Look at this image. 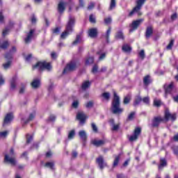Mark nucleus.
<instances>
[{"mask_svg": "<svg viewBox=\"0 0 178 178\" xmlns=\"http://www.w3.org/2000/svg\"><path fill=\"white\" fill-rule=\"evenodd\" d=\"M8 47H9V42H8V41H5V42L0 46V48H1L2 49H6V48H8Z\"/></svg>", "mask_w": 178, "mask_h": 178, "instance_id": "40", "label": "nucleus"}, {"mask_svg": "<svg viewBox=\"0 0 178 178\" xmlns=\"http://www.w3.org/2000/svg\"><path fill=\"white\" fill-rule=\"evenodd\" d=\"M173 151H174V154H175V155H178V146L175 147L174 148Z\"/></svg>", "mask_w": 178, "mask_h": 178, "instance_id": "64", "label": "nucleus"}, {"mask_svg": "<svg viewBox=\"0 0 178 178\" xmlns=\"http://www.w3.org/2000/svg\"><path fill=\"white\" fill-rule=\"evenodd\" d=\"M140 134H141V128L136 127L134 131V134L128 136V138L131 143H133V141L137 140Z\"/></svg>", "mask_w": 178, "mask_h": 178, "instance_id": "7", "label": "nucleus"}, {"mask_svg": "<svg viewBox=\"0 0 178 178\" xmlns=\"http://www.w3.org/2000/svg\"><path fill=\"white\" fill-rule=\"evenodd\" d=\"M44 166H46V168H49V169H51V170H54V166H55V163L54 161L47 162L45 163Z\"/></svg>", "mask_w": 178, "mask_h": 178, "instance_id": "32", "label": "nucleus"}, {"mask_svg": "<svg viewBox=\"0 0 178 178\" xmlns=\"http://www.w3.org/2000/svg\"><path fill=\"white\" fill-rule=\"evenodd\" d=\"M76 119L80 121L81 124H84L86 123V119H87V115L83 112H79L76 115Z\"/></svg>", "mask_w": 178, "mask_h": 178, "instance_id": "15", "label": "nucleus"}, {"mask_svg": "<svg viewBox=\"0 0 178 178\" xmlns=\"http://www.w3.org/2000/svg\"><path fill=\"white\" fill-rule=\"evenodd\" d=\"M111 31H112V28L109 26L108 30L106 31V36H105L107 41H109V36L111 35Z\"/></svg>", "mask_w": 178, "mask_h": 178, "instance_id": "38", "label": "nucleus"}, {"mask_svg": "<svg viewBox=\"0 0 178 178\" xmlns=\"http://www.w3.org/2000/svg\"><path fill=\"white\" fill-rule=\"evenodd\" d=\"M147 0H137L136 1V6L133 9V10H131L129 15V16H133V15H134V13H138V15L139 16H141V12H140V10H141V8H143V5H144V3H145V1Z\"/></svg>", "mask_w": 178, "mask_h": 178, "instance_id": "4", "label": "nucleus"}, {"mask_svg": "<svg viewBox=\"0 0 178 178\" xmlns=\"http://www.w3.org/2000/svg\"><path fill=\"white\" fill-rule=\"evenodd\" d=\"M91 143L92 145H95V147H102V145H105L106 144V140H97L94 139L91 141Z\"/></svg>", "mask_w": 178, "mask_h": 178, "instance_id": "16", "label": "nucleus"}, {"mask_svg": "<svg viewBox=\"0 0 178 178\" xmlns=\"http://www.w3.org/2000/svg\"><path fill=\"white\" fill-rule=\"evenodd\" d=\"M56 119V117L55 115H50L48 121L49 122H55V120Z\"/></svg>", "mask_w": 178, "mask_h": 178, "instance_id": "59", "label": "nucleus"}, {"mask_svg": "<svg viewBox=\"0 0 178 178\" xmlns=\"http://www.w3.org/2000/svg\"><path fill=\"white\" fill-rule=\"evenodd\" d=\"M161 100L157 99H154V106L159 107V106H161Z\"/></svg>", "mask_w": 178, "mask_h": 178, "instance_id": "43", "label": "nucleus"}, {"mask_svg": "<svg viewBox=\"0 0 178 178\" xmlns=\"http://www.w3.org/2000/svg\"><path fill=\"white\" fill-rule=\"evenodd\" d=\"M13 119V114L12 113H8L4 118L3 127H5L6 124H9V123L12 122Z\"/></svg>", "mask_w": 178, "mask_h": 178, "instance_id": "17", "label": "nucleus"}, {"mask_svg": "<svg viewBox=\"0 0 178 178\" xmlns=\"http://www.w3.org/2000/svg\"><path fill=\"white\" fill-rule=\"evenodd\" d=\"M151 83H152V81L151 80V76L149 75H147L144 76L143 78L144 86H145L146 87H148V86H149Z\"/></svg>", "mask_w": 178, "mask_h": 178, "instance_id": "22", "label": "nucleus"}, {"mask_svg": "<svg viewBox=\"0 0 178 178\" xmlns=\"http://www.w3.org/2000/svg\"><path fill=\"white\" fill-rule=\"evenodd\" d=\"M154 33V29L152 26H147L145 32V37L147 39L149 38Z\"/></svg>", "mask_w": 178, "mask_h": 178, "instance_id": "23", "label": "nucleus"}, {"mask_svg": "<svg viewBox=\"0 0 178 178\" xmlns=\"http://www.w3.org/2000/svg\"><path fill=\"white\" fill-rule=\"evenodd\" d=\"M168 165V163L166 162V159H161L160 160V165H159V169H163L165 166Z\"/></svg>", "mask_w": 178, "mask_h": 178, "instance_id": "27", "label": "nucleus"}, {"mask_svg": "<svg viewBox=\"0 0 178 178\" xmlns=\"http://www.w3.org/2000/svg\"><path fill=\"white\" fill-rule=\"evenodd\" d=\"M76 67H77V64L76 63V62L71 61L70 63L67 65L63 73V74H65V73H67V72H73V70H76Z\"/></svg>", "mask_w": 178, "mask_h": 178, "instance_id": "9", "label": "nucleus"}, {"mask_svg": "<svg viewBox=\"0 0 178 178\" xmlns=\"http://www.w3.org/2000/svg\"><path fill=\"white\" fill-rule=\"evenodd\" d=\"M113 131H116V130H119V124H113V128H112Z\"/></svg>", "mask_w": 178, "mask_h": 178, "instance_id": "60", "label": "nucleus"}, {"mask_svg": "<svg viewBox=\"0 0 178 178\" xmlns=\"http://www.w3.org/2000/svg\"><path fill=\"white\" fill-rule=\"evenodd\" d=\"M104 23L105 24H111V23H112V18L111 17L105 18Z\"/></svg>", "mask_w": 178, "mask_h": 178, "instance_id": "52", "label": "nucleus"}, {"mask_svg": "<svg viewBox=\"0 0 178 178\" xmlns=\"http://www.w3.org/2000/svg\"><path fill=\"white\" fill-rule=\"evenodd\" d=\"M92 106H94V102L92 101H90L86 104V107L88 108H92Z\"/></svg>", "mask_w": 178, "mask_h": 178, "instance_id": "47", "label": "nucleus"}, {"mask_svg": "<svg viewBox=\"0 0 178 178\" xmlns=\"http://www.w3.org/2000/svg\"><path fill=\"white\" fill-rule=\"evenodd\" d=\"M134 116H136V112L133 111L128 115V120H133Z\"/></svg>", "mask_w": 178, "mask_h": 178, "instance_id": "45", "label": "nucleus"}, {"mask_svg": "<svg viewBox=\"0 0 178 178\" xmlns=\"http://www.w3.org/2000/svg\"><path fill=\"white\" fill-rule=\"evenodd\" d=\"M143 22H144V19H143L132 22L131 24L130 25L131 29H129V33H133L134 30H137Z\"/></svg>", "mask_w": 178, "mask_h": 178, "instance_id": "12", "label": "nucleus"}, {"mask_svg": "<svg viewBox=\"0 0 178 178\" xmlns=\"http://www.w3.org/2000/svg\"><path fill=\"white\" fill-rule=\"evenodd\" d=\"M72 108H74L75 109L79 108V101L78 100H75L72 102Z\"/></svg>", "mask_w": 178, "mask_h": 178, "instance_id": "51", "label": "nucleus"}, {"mask_svg": "<svg viewBox=\"0 0 178 178\" xmlns=\"http://www.w3.org/2000/svg\"><path fill=\"white\" fill-rule=\"evenodd\" d=\"M79 136L83 141H86L87 140V134L86 133V131H80L79 132Z\"/></svg>", "mask_w": 178, "mask_h": 178, "instance_id": "26", "label": "nucleus"}, {"mask_svg": "<svg viewBox=\"0 0 178 178\" xmlns=\"http://www.w3.org/2000/svg\"><path fill=\"white\" fill-rule=\"evenodd\" d=\"M5 84V79L2 76V75L0 74V87L1 86H3Z\"/></svg>", "mask_w": 178, "mask_h": 178, "instance_id": "56", "label": "nucleus"}, {"mask_svg": "<svg viewBox=\"0 0 178 178\" xmlns=\"http://www.w3.org/2000/svg\"><path fill=\"white\" fill-rule=\"evenodd\" d=\"M95 6V3H94L93 2H90L89 6H88V10H91L94 9Z\"/></svg>", "mask_w": 178, "mask_h": 178, "instance_id": "53", "label": "nucleus"}, {"mask_svg": "<svg viewBox=\"0 0 178 178\" xmlns=\"http://www.w3.org/2000/svg\"><path fill=\"white\" fill-rule=\"evenodd\" d=\"M116 8V0H111L110 7L108 10H112Z\"/></svg>", "mask_w": 178, "mask_h": 178, "instance_id": "36", "label": "nucleus"}, {"mask_svg": "<svg viewBox=\"0 0 178 178\" xmlns=\"http://www.w3.org/2000/svg\"><path fill=\"white\" fill-rule=\"evenodd\" d=\"M31 22L33 24L35 23H37V18L35 17V15H33L31 19Z\"/></svg>", "mask_w": 178, "mask_h": 178, "instance_id": "57", "label": "nucleus"}, {"mask_svg": "<svg viewBox=\"0 0 178 178\" xmlns=\"http://www.w3.org/2000/svg\"><path fill=\"white\" fill-rule=\"evenodd\" d=\"M165 91V97L168 94H170L172 97H173V94L175 91V83L171 82L169 85L164 86Z\"/></svg>", "mask_w": 178, "mask_h": 178, "instance_id": "8", "label": "nucleus"}, {"mask_svg": "<svg viewBox=\"0 0 178 178\" xmlns=\"http://www.w3.org/2000/svg\"><path fill=\"white\" fill-rule=\"evenodd\" d=\"M7 136H8V131H7L0 132V138H6Z\"/></svg>", "mask_w": 178, "mask_h": 178, "instance_id": "46", "label": "nucleus"}, {"mask_svg": "<svg viewBox=\"0 0 178 178\" xmlns=\"http://www.w3.org/2000/svg\"><path fill=\"white\" fill-rule=\"evenodd\" d=\"M86 65H91L94 63V57L88 58L86 61Z\"/></svg>", "mask_w": 178, "mask_h": 178, "instance_id": "39", "label": "nucleus"}, {"mask_svg": "<svg viewBox=\"0 0 178 178\" xmlns=\"http://www.w3.org/2000/svg\"><path fill=\"white\" fill-rule=\"evenodd\" d=\"M177 118V114L175 113H170L169 110H166L165 112V115H164V120L165 122H169V120H172V122H175Z\"/></svg>", "mask_w": 178, "mask_h": 178, "instance_id": "6", "label": "nucleus"}, {"mask_svg": "<svg viewBox=\"0 0 178 178\" xmlns=\"http://www.w3.org/2000/svg\"><path fill=\"white\" fill-rule=\"evenodd\" d=\"M91 86V82L88 81H84L82 85H81V89L83 91H86V90H88V88H90Z\"/></svg>", "mask_w": 178, "mask_h": 178, "instance_id": "25", "label": "nucleus"}, {"mask_svg": "<svg viewBox=\"0 0 178 178\" xmlns=\"http://www.w3.org/2000/svg\"><path fill=\"white\" fill-rule=\"evenodd\" d=\"M165 119L161 116H156L152 120V127H159V125L162 122H164Z\"/></svg>", "mask_w": 178, "mask_h": 178, "instance_id": "11", "label": "nucleus"}, {"mask_svg": "<svg viewBox=\"0 0 178 178\" xmlns=\"http://www.w3.org/2000/svg\"><path fill=\"white\" fill-rule=\"evenodd\" d=\"M130 163V159H127L122 164L123 168H127L129 163Z\"/></svg>", "mask_w": 178, "mask_h": 178, "instance_id": "54", "label": "nucleus"}, {"mask_svg": "<svg viewBox=\"0 0 178 178\" xmlns=\"http://www.w3.org/2000/svg\"><path fill=\"white\" fill-rule=\"evenodd\" d=\"M26 91V85L22 84L21 88L19 89V94H24Z\"/></svg>", "mask_w": 178, "mask_h": 178, "instance_id": "50", "label": "nucleus"}, {"mask_svg": "<svg viewBox=\"0 0 178 178\" xmlns=\"http://www.w3.org/2000/svg\"><path fill=\"white\" fill-rule=\"evenodd\" d=\"M16 88V78H13L10 82V90H15Z\"/></svg>", "mask_w": 178, "mask_h": 178, "instance_id": "35", "label": "nucleus"}, {"mask_svg": "<svg viewBox=\"0 0 178 178\" xmlns=\"http://www.w3.org/2000/svg\"><path fill=\"white\" fill-rule=\"evenodd\" d=\"M122 51H124V52H131V47H129V44H124L122 46Z\"/></svg>", "mask_w": 178, "mask_h": 178, "instance_id": "33", "label": "nucleus"}, {"mask_svg": "<svg viewBox=\"0 0 178 178\" xmlns=\"http://www.w3.org/2000/svg\"><path fill=\"white\" fill-rule=\"evenodd\" d=\"M89 21L90 23H95V17H94L92 15H90L89 17Z\"/></svg>", "mask_w": 178, "mask_h": 178, "instance_id": "55", "label": "nucleus"}, {"mask_svg": "<svg viewBox=\"0 0 178 178\" xmlns=\"http://www.w3.org/2000/svg\"><path fill=\"white\" fill-rule=\"evenodd\" d=\"M65 9H66V3L60 1L58 5V11L59 13H62L65 12Z\"/></svg>", "mask_w": 178, "mask_h": 178, "instance_id": "21", "label": "nucleus"}, {"mask_svg": "<svg viewBox=\"0 0 178 178\" xmlns=\"http://www.w3.org/2000/svg\"><path fill=\"white\" fill-rule=\"evenodd\" d=\"M5 58L8 61L3 64V67L5 70H8L12 65V54H6L5 55Z\"/></svg>", "mask_w": 178, "mask_h": 178, "instance_id": "13", "label": "nucleus"}, {"mask_svg": "<svg viewBox=\"0 0 178 178\" xmlns=\"http://www.w3.org/2000/svg\"><path fill=\"white\" fill-rule=\"evenodd\" d=\"M96 163H97L100 170H104V168L108 167V163L105 162L104 156H99L98 158L96 159Z\"/></svg>", "mask_w": 178, "mask_h": 178, "instance_id": "10", "label": "nucleus"}, {"mask_svg": "<svg viewBox=\"0 0 178 178\" xmlns=\"http://www.w3.org/2000/svg\"><path fill=\"white\" fill-rule=\"evenodd\" d=\"M124 109L120 106V97L115 91L113 92V98L111 103V111L113 115H121Z\"/></svg>", "mask_w": 178, "mask_h": 178, "instance_id": "1", "label": "nucleus"}, {"mask_svg": "<svg viewBox=\"0 0 178 178\" xmlns=\"http://www.w3.org/2000/svg\"><path fill=\"white\" fill-rule=\"evenodd\" d=\"M130 101H131V95H127V96L124 98L123 104H124V105H127V104H130Z\"/></svg>", "mask_w": 178, "mask_h": 178, "instance_id": "30", "label": "nucleus"}, {"mask_svg": "<svg viewBox=\"0 0 178 178\" xmlns=\"http://www.w3.org/2000/svg\"><path fill=\"white\" fill-rule=\"evenodd\" d=\"M120 161V154L116 156L115 157L113 163V168H116L118 165H119V161Z\"/></svg>", "mask_w": 178, "mask_h": 178, "instance_id": "29", "label": "nucleus"}, {"mask_svg": "<svg viewBox=\"0 0 178 178\" xmlns=\"http://www.w3.org/2000/svg\"><path fill=\"white\" fill-rule=\"evenodd\" d=\"M142 101L146 105H149V97H145L142 99Z\"/></svg>", "mask_w": 178, "mask_h": 178, "instance_id": "41", "label": "nucleus"}, {"mask_svg": "<svg viewBox=\"0 0 178 178\" xmlns=\"http://www.w3.org/2000/svg\"><path fill=\"white\" fill-rule=\"evenodd\" d=\"M102 96L103 97V98H104V99L109 101V99L111 98V93L106 92L102 93Z\"/></svg>", "mask_w": 178, "mask_h": 178, "instance_id": "37", "label": "nucleus"}, {"mask_svg": "<svg viewBox=\"0 0 178 178\" xmlns=\"http://www.w3.org/2000/svg\"><path fill=\"white\" fill-rule=\"evenodd\" d=\"M138 55H139L140 58H141V59H144V58H145V51H144V49H142L138 53Z\"/></svg>", "mask_w": 178, "mask_h": 178, "instance_id": "48", "label": "nucleus"}, {"mask_svg": "<svg viewBox=\"0 0 178 178\" xmlns=\"http://www.w3.org/2000/svg\"><path fill=\"white\" fill-rule=\"evenodd\" d=\"M92 72L93 73H97L98 72V65H94Z\"/></svg>", "mask_w": 178, "mask_h": 178, "instance_id": "61", "label": "nucleus"}, {"mask_svg": "<svg viewBox=\"0 0 178 178\" xmlns=\"http://www.w3.org/2000/svg\"><path fill=\"white\" fill-rule=\"evenodd\" d=\"M74 22H75L74 17L70 16L69 21L67 24L65 31L63 33H62L60 35V38H62L63 40H65V38H66V37H67V35H69L70 33H73V26H74Z\"/></svg>", "mask_w": 178, "mask_h": 178, "instance_id": "2", "label": "nucleus"}, {"mask_svg": "<svg viewBox=\"0 0 178 178\" xmlns=\"http://www.w3.org/2000/svg\"><path fill=\"white\" fill-rule=\"evenodd\" d=\"M115 39L116 40H124V35H123V32L121 31H119L117 32L115 35Z\"/></svg>", "mask_w": 178, "mask_h": 178, "instance_id": "28", "label": "nucleus"}, {"mask_svg": "<svg viewBox=\"0 0 178 178\" xmlns=\"http://www.w3.org/2000/svg\"><path fill=\"white\" fill-rule=\"evenodd\" d=\"M177 19V13H174L171 15V20H176Z\"/></svg>", "mask_w": 178, "mask_h": 178, "instance_id": "62", "label": "nucleus"}, {"mask_svg": "<svg viewBox=\"0 0 178 178\" xmlns=\"http://www.w3.org/2000/svg\"><path fill=\"white\" fill-rule=\"evenodd\" d=\"M4 17L2 14V11H0V23H3Z\"/></svg>", "mask_w": 178, "mask_h": 178, "instance_id": "63", "label": "nucleus"}, {"mask_svg": "<svg viewBox=\"0 0 178 178\" xmlns=\"http://www.w3.org/2000/svg\"><path fill=\"white\" fill-rule=\"evenodd\" d=\"M91 126L93 131H95V133H97V131H98V128L97 127V125H95V123H92Z\"/></svg>", "mask_w": 178, "mask_h": 178, "instance_id": "58", "label": "nucleus"}, {"mask_svg": "<svg viewBox=\"0 0 178 178\" xmlns=\"http://www.w3.org/2000/svg\"><path fill=\"white\" fill-rule=\"evenodd\" d=\"M34 118H35V113H33L30 114L28 120H24V118H22V121L24 123V124H27V123H29V122H31V120H33Z\"/></svg>", "mask_w": 178, "mask_h": 178, "instance_id": "24", "label": "nucleus"}, {"mask_svg": "<svg viewBox=\"0 0 178 178\" xmlns=\"http://www.w3.org/2000/svg\"><path fill=\"white\" fill-rule=\"evenodd\" d=\"M79 42H81V35H77L76 40L72 42V45H76Z\"/></svg>", "mask_w": 178, "mask_h": 178, "instance_id": "34", "label": "nucleus"}, {"mask_svg": "<svg viewBox=\"0 0 178 178\" xmlns=\"http://www.w3.org/2000/svg\"><path fill=\"white\" fill-rule=\"evenodd\" d=\"M173 44H175V40H172L169 44L166 47V49H172V47H173Z\"/></svg>", "mask_w": 178, "mask_h": 178, "instance_id": "49", "label": "nucleus"}, {"mask_svg": "<svg viewBox=\"0 0 178 178\" xmlns=\"http://www.w3.org/2000/svg\"><path fill=\"white\" fill-rule=\"evenodd\" d=\"M88 35L90 38H95L98 35V30L97 28H92L89 29Z\"/></svg>", "mask_w": 178, "mask_h": 178, "instance_id": "18", "label": "nucleus"}, {"mask_svg": "<svg viewBox=\"0 0 178 178\" xmlns=\"http://www.w3.org/2000/svg\"><path fill=\"white\" fill-rule=\"evenodd\" d=\"M33 69H38V70H51L52 69V66H51V63H47L45 61H40L36 63V65L33 66Z\"/></svg>", "mask_w": 178, "mask_h": 178, "instance_id": "5", "label": "nucleus"}, {"mask_svg": "<svg viewBox=\"0 0 178 178\" xmlns=\"http://www.w3.org/2000/svg\"><path fill=\"white\" fill-rule=\"evenodd\" d=\"M141 101H143V99L141 98V97L137 96L134 102V106H137L138 105H140Z\"/></svg>", "mask_w": 178, "mask_h": 178, "instance_id": "31", "label": "nucleus"}, {"mask_svg": "<svg viewBox=\"0 0 178 178\" xmlns=\"http://www.w3.org/2000/svg\"><path fill=\"white\" fill-rule=\"evenodd\" d=\"M74 134H75L74 130L70 131L68 134V139L72 140L74 137Z\"/></svg>", "mask_w": 178, "mask_h": 178, "instance_id": "44", "label": "nucleus"}, {"mask_svg": "<svg viewBox=\"0 0 178 178\" xmlns=\"http://www.w3.org/2000/svg\"><path fill=\"white\" fill-rule=\"evenodd\" d=\"M15 25L14 22H10L8 27L6 28L2 33V36L3 37H6V35H8V34H9V30H10V29H12V27H13V26Z\"/></svg>", "mask_w": 178, "mask_h": 178, "instance_id": "19", "label": "nucleus"}, {"mask_svg": "<svg viewBox=\"0 0 178 178\" xmlns=\"http://www.w3.org/2000/svg\"><path fill=\"white\" fill-rule=\"evenodd\" d=\"M34 33H35V29H31L26 34V37L24 39L26 44H30L31 42V40L34 38Z\"/></svg>", "mask_w": 178, "mask_h": 178, "instance_id": "14", "label": "nucleus"}, {"mask_svg": "<svg viewBox=\"0 0 178 178\" xmlns=\"http://www.w3.org/2000/svg\"><path fill=\"white\" fill-rule=\"evenodd\" d=\"M33 141V136L26 135V144H30Z\"/></svg>", "mask_w": 178, "mask_h": 178, "instance_id": "42", "label": "nucleus"}, {"mask_svg": "<svg viewBox=\"0 0 178 178\" xmlns=\"http://www.w3.org/2000/svg\"><path fill=\"white\" fill-rule=\"evenodd\" d=\"M31 85L35 89L40 88V86H41V81L39 79H33Z\"/></svg>", "mask_w": 178, "mask_h": 178, "instance_id": "20", "label": "nucleus"}, {"mask_svg": "<svg viewBox=\"0 0 178 178\" xmlns=\"http://www.w3.org/2000/svg\"><path fill=\"white\" fill-rule=\"evenodd\" d=\"M4 162H7V163H10L12 166H15L17 161H16V156L15 154V149L12 147L10 149V152L5 154L4 156Z\"/></svg>", "mask_w": 178, "mask_h": 178, "instance_id": "3", "label": "nucleus"}]
</instances>
